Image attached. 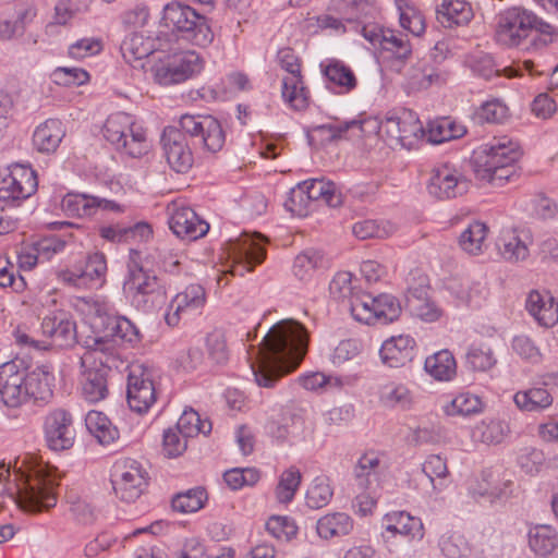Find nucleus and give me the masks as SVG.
I'll use <instances>...</instances> for the list:
<instances>
[{
    "mask_svg": "<svg viewBox=\"0 0 558 558\" xmlns=\"http://www.w3.org/2000/svg\"><path fill=\"white\" fill-rule=\"evenodd\" d=\"M310 342L307 329L295 319L275 324L264 337L251 364L258 386L271 388L303 361Z\"/></svg>",
    "mask_w": 558,
    "mask_h": 558,
    "instance_id": "f03ea898",
    "label": "nucleus"
},
{
    "mask_svg": "<svg viewBox=\"0 0 558 558\" xmlns=\"http://www.w3.org/2000/svg\"><path fill=\"white\" fill-rule=\"evenodd\" d=\"M9 496L24 511L41 512L53 508L58 497L54 490H8Z\"/></svg>",
    "mask_w": 558,
    "mask_h": 558,
    "instance_id": "473e14b6",
    "label": "nucleus"
},
{
    "mask_svg": "<svg viewBox=\"0 0 558 558\" xmlns=\"http://www.w3.org/2000/svg\"><path fill=\"white\" fill-rule=\"evenodd\" d=\"M526 310L541 326L553 327L558 323V303L547 291H531Z\"/></svg>",
    "mask_w": 558,
    "mask_h": 558,
    "instance_id": "bb28decb",
    "label": "nucleus"
},
{
    "mask_svg": "<svg viewBox=\"0 0 558 558\" xmlns=\"http://www.w3.org/2000/svg\"><path fill=\"white\" fill-rule=\"evenodd\" d=\"M126 401L130 409L138 414L147 413L157 401V391L151 372L142 364L130 366Z\"/></svg>",
    "mask_w": 558,
    "mask_h": 558,
    "instance_id": "9b49d317",
    "label": "nucleus"
},
{
    "mask_svg": "<svg viewBox=\"0 0 558 558\" xmlns=\"http://www.w3.org/2000/svg\"><path fill=\"white\" fill-rule=\"evenodd\" d=\"M90 336L82 340L86 349L81 357L85 368L83 395L89 402L104 400L108 393V374L123 364L119 347H135L142 340L138 328L126 317L112 313L108 304L93 302L87 316Z\"/></svg>",
    "mask_w": 558,
    "mask_h": 558,
    "instance_id": "f257e3e1",
    "label": "nucleus"
},
{
    "mask_svg": "<svg viewBox=\"0 0 558 558\" xmlns=\"http://www.w3.org/2000/svg\"><path fill=\"white\" fill-rule=\"evenodd\" d=\"M65 475L60 473L57 468L37 463L31 466L26 472L21 470L14 471V481L22 482L25 486L23 488H53L61 485V478ZM16 488H22L20 483H16Z\"/></svg>",
    "mask_w": 558,
    "mask_h": 558,
    "instance_id": "5701e85b",
    "label": "nucleus"
},
{
    "mask_svg": "<svg viewBox=\"0 0 558 558\" xmlns=\"http://www.w3.org/2000/svg\"><path fill=\"white\" fill-rule=\"evenodd\" d=\"M515 405L523 411L539 412L553 403L551 395L544 388H530L513 396Z\"/></svg>",
    "mask_w": 558,
    "mask_h": 558,
    "instance_id": "c03bdc74",
    "label": "nucleus"
},
{
    "mask_svg": "<svg viewBox=\"0 0 558 558\" xmlns=\"http://www.w3.org/2000/svg\"><path fill=\"white\" fill-rule=\"evenodd\" d=\"M280 66L288 75L282 78L281 95L292 109L303 110L308 106V92L301 75V63L291 48H282L277 54Z\"/></svg>",
    "mask_w": 558,
    "mask_h": 558,
    "instance_id": "9d476101",
    "label": "nucleus"
},
{
    "mask_svg": "<svg viewBox=\"0 0 558 558\" xmlns=\"http://www.w3.org/2000/svg\"><path fill=\"white\" fill-rule=\"evenodd\" d=\"M405 292V308L411 315L427 322H436L441 316V310L429 298L428 278L418 271L411 272Z\"/></svg>",
    "mask_w": 558,
    "mask_h": 558,
    "instance_id": "4468645a",
    "label": "nucleus"
},
{
    "mask_svg": "<svg viewBox=\"0 0 558 558\" xmlns=\"http://www.w3.org/2000/svg\"><path fill=\"white\" fill-rule=\"evenodd\" d=\"M327 80L336 86L350 92L356 86V77L353 71L340 61L330 62L324 70Z\"/></svg>",
    "mask_w": 558,
    "mask_h": 558,
    "instance_id": "5fc2aeb1",
    "label": "nucleus"
},
{
    "mask_svg": "<svg viewBox=\"0 0 558 558\" xmlns=\"http://www.w3.org/2000/svg\"><path fill=\"white\" fill-rule=\"evenodd\" d=\"M521 155L517 143L506 138L494 140L482 146L481 150L475 154L473 159L475 175L481 169L490 171L505 165L517 163Z\"/></svg>",
    "mask_w": 558,
    "mask_h": 558,
    "instance_id": "f3484780",
    "label": "nucleus"
},
{
    "mask_svg": "<svg viewBox=\"0 0 558 558\" xmlns=\"http://www.w3.org/2000/svg\"><path fill=\"white\" fill-rule=\"evenodd\" d=\"M151 233V227L144 221L136 222L133 226H123L120 223H116L109 226H101L99 228V235L111 243L147 241Z\"/></svg>",
    "mask_w": 558,
    "mask_h": 558,
    "instance_id": "c85d7f7f",
    "label": "nucleus"
},
{
    "mask_svg": "<svg viewBox=\"0 0 558 558\" xmlns=\"http://www.w3.org/2000/svg\"><path fill=\"white\" fill-rule=\"evenodd\" d=\"M378 398L383 407L402 411L410 410L414 402L413 393L408 386L396 381L381 386Z\"/></svg>",
    "mask_w": 558,
    "mask_h": 558,
    "instance_id": "4c0bfd02",
    "label": "nucleus"
},
{
    "mask_svg": "<svg viewBox=\"0 0 558 558\" xmlns=\"http://www.w3.org/2000/svg\"><path fill=\"white\" fill-rule=\"evenodd\" d=\"M380 48L400 62H404L412 54V46L409 38L392 29H387L386 36H381Z\"/></svg>",
    "mask_w": 558,
    "mask_h": 558,
    "instance_id": "3c124183",
    "label": "nucleus"
},
{
    "mask_svg": "<svg viewBox=\"0 0 558 558\" xmlns=\"http://www.w3.org/2000/svg\"><path fill=\"white\" fill-rule=\"evenodd\" d=\"M161 23L179 39L194 46L204 48L214 40V32L208 19L180 1H171L163 7Z\"/></svg>",
    "mask_w": 558,
    "mask_h": 558,
    "instance_id": "39448f33",
    "label": "nucleus"
},
{
    "mask_svg": "<svg viewBox=\"0 0 558 558\" xmlns=\"http://www.w3.org/2000/svg\"><path fill=\"white\" fill-rule=\"evenodd\" d=\"M352 232L360 240L384 239L391 233V227L388 223H379L377 220L365 219L355 222Z\"/></svg>",
    "mask_w": 558,
    "mask_h": 558,
    "instance_id": "680f3d73",
    "label": "nucleus"
},
{
    "mask_svg": "<svg viewBox=\"0 0 558 558\" xmlns=\"http://www.w3.org/2000/svg\"><path fill=\"white\" fill-rule=\"evenodd\" d=\"M481 439L487 445H497L504 441L510 432L509 425L501 420H492L483 423L481 427Z\"/></svg>",
    "mask_w": 558,
    "mask_h": 558,
    "instance_id": "338daca9",
    "label": "nucleus"
},
{
    "mask_svg": "<svg viewBox=\"0 0 558 558\" xmlns=\"http://www.w3.org/2000/svg\"><path fill=\"white\" fill-rule=\"evenodd\" d=\"M27 368L22 360H13L0 366V401L9 409H17L28 401Z\"/></svg>",
    "mask_w": 558,
    "mask_h": 558,
    "instance_id": "f8f14e48",
    "label": "nucleus"
},
{
    "mask_svg": "<svg viewBox=\"0 0 558 558\" xmlns=\"http://www.w3.org/2000/svg\"><path fill=\"white\" fill-rule=\"evenodd\" d=\"M472 70L475 74L484 77L485 80H490L494 76L500 75H505L507 77H515L519 75L518 70L513 68L505 66L504 69H499L493 57L489 54L477 57L472 63Z\"/></svg>",
    "mask_w": 558,
    "mask_h": 558,
    "instance_id": "6e6d98bb",
    "label": "nucleus"
},
{
    "mask_svg": "<svg viewBox=\"0 0 558 558\" xmlns=\"http://www.w3.org/2000/svg\"><path fill=\"white\" fill-rule=\"evenodd\" d=\"M120 51L126 63L133 68H145L144 59H148V63L153 61V54L159 52L155 48L154 40L145 37L140 33H132L128 35L120 46Z\"/></svg>",
    "mask_w": 558,
    "mask_h": 558,
    "instance_id": "a878e982",
    "label": "nucleus"
},
{
    "mask_svg": "<svg viewBox=\"0 0 558 558\" xmlns=\"http://www.w3.org/2000/svg\"><path fill=\"white\" fill-rule=\"evenodd\" d=\"M38 187L35 170L28 166L13 165L0 171V206H19Z\"/></svg>",
    "mask_w": 558,
    "mask_h": 558,
    "instance_id": "1a4fd4ad",
    "label": "nucleus"
},
{
    "mask_svg": "<svg viewBox=\"0 0 558 558\" xmlns=\"http://www.w3.org/2000/svg\"><path fill=\"white\" fill-rule=\"evenodd\" d=\"M88 289L99 288L105 282L107 259L104 253L95 252L86 258L84 267H78Z\"/></svg>",
    "mask_w": 558,
    "mask_h": 558,
    "instance_id": "a18cd8bd",
    "label": "nucleus"
},
{
    "mask_svg": "<svg viewBox=\"0 0 558 558\" xmlns=\"http://www.w3.org/2000/svg\"><path fill=\"white\" fill-rule=\"evenodd\" d=\"M123 290L140 310L149 312L163 303L166 291L159 278L136 264L129 266Z\"/></svg>",
    "mask_w": 558,
    "mask_h": 558,
    "instance_id": "6e6552de",
    "label": "nucleus"
},
{
    "mask_svg": "<svg viewBox=\"0 0 558 558\" xmlns=\"http://www.w3.org/2000/svg\"><path fill=\"white\" fill-rule=\"evenodd\" d=\"M62 210L68 216L92 217L98 209L119 210L117 203L85 194H66L61 202Z\"/></svg>",
    "mask_w": 558,
    "mask_h": 558,
    "instance_id": "b1692460",
    "label": "nucleus"
},
{
    "mask_svg": "<svg viewBox=\"0 0 558 558\" xmlns=\"http://www.w3.org/2000/svg\"><path fill=\"white\" fill-rule=\"evenodd\" d=\"M226 135L220 122L211 116L183 114L179 126L165 128L161 144L171 169L186 173L193 166V147L216 154L225 145Z\"/></svg>",
    "mask_w": 558,
    "mask_h": 558,
    "instance_id": "7ed1b4c3",
    "label": "nucleus"
},
{
    "mask_svg": "<svg viewBox=\"0 0 558 558\" xmlns=\"http://www.w3.org/2000/svg\"><path fill=\"white\" fill-rule=\"evenodd\" d=\"M259 471L255 468H234L223 473V481L229 488L254 486L259 481Z\"/></svg>",
    "mask_w": 558,
    "mask_h": 558,
    "instance_id": "052dcab7",
    "label": "nucleus"
},
{
    "mask_svg": "<svg viewBox=\"0 0 558 558\" xmlns=\"http://www.w3.org/2000/svg\"><path fill=\"white\" fill-rule=\"evenodd\" d=\"M387 532L400 534L411 539L421 541L424 537V526L420 518L412 517L405 511H392L384 517Z\"/></svg>",
    "mask_w": 558,
    "mask_h": 558,
    "instance_id": "2f4dec72",
    "label": "nucleus"
},
{
    "mask_svg": "<svg viewBox=\"0 0 558 558\" xmlns=\"http://www.w3.org/2000/svg\"><path fill=\"white\" fill-rule=\"evenodd\" d=\"M557 29L533 12L509 8L497 15L495 40L505 47H518L531 37L526 49H539L554 41Z\"/></svg>",
    "mask_w": 558,
    "mask_h": 558,
    "instance_id": "20e7f679",
    "label": "nucleus"
},
{
    "mask_svg": "<svg viewBox=\"0 0 558 558\" xmlns=\"http://www.w3.org/2000/svg\"><path fill=\"white\" fill-rule=\"evenodd\" d=\"M442 44H436L429 58H423L417 61L408 73V83L411 88L416 90L427 89L433 85H441L447 81V72L440 68V62L445 56H438L436 52H442Z\"/></svg>",
    "mask_w": 558,
    "mask_h": 558,
    "instance_id": "a211bd4d",
    "label": "nucleus"
},
{
    "mask_svg": "<svg viewBox=\"0 0 558 558\" xmlns=\"http://www.w3.org/2000/svg\"><path fill=\"white\" fill-rule=\"evenodd\" d=\"M424 368L434 379L448 381L457 373V363L453 354L445 349L426 357Z\"/></svg>",
    "mask_w": 558,
    "mask_h": 558,
    "instance_id": "58836bf2",
    "label": "nucleus"
},
{
    "mask_svg": "<svg viewBox=\"0 0 558 558\" xmlns=\"http://www.w3.org/2000/svg\"><path fill=\"white\" fill-rule=\"evenodd\" d=\"M353 527V519L344 512L327 513L316 522V533L324 541L347 536Z\"/></svg>",
    "mask_w": 558,
    "mask_h": 558,
    "instance_id": "f704fd0d",
    "label": "nucleus"
},
{
    "mask_svg": "<svg viewBox=\"0 0 558 558\" xmlns=\"http://www.w3.org/2000/svg\"><path fill=\"white\" fill-rule=\"evenodd\" d=\"M150 71L155 81L160 85L180 84L202 69L201 59L194 51L159 52L153 54Z\"/></svg>",
    "mask_w": 558,
    "mask_h": 558,
    "instance_id": "423d86ee",
    "label": "nucleus"
},
{
    "mask_svg": "<svg viewBox=\"0 0 558 558\" xmlns=\"http://www.w3.org/2000/svg\"><path fill=\"white\" fill-rule=\"evenodd\" d=\"M352 317L366 325L377 324L375 298L366 293H356L348 304Z\"/></svg>",
    "mask_w": 558,
    "mask_h": 558,
    "instance_id": "603ef678",
    "label": "nucleus"
},
{
    "mask_svg": "<svg viewBox=\"0 0 558 558\" xmlns=\"http://www.w3.org/2000/svg\"><path fill=\"white\" fill-rule=\"evenodd\" d=\"M415 345V340L411 336H393L381 344V362L391 368L402 367L413 360Z\"/></svg>",
    "mask_w": 558,
    "mask_h": 558,
    "instance_id": "4be33fe9",
    "label": "nucleus"
},
{
    "mask_svg": "<svg viewBox=\"0 0 558 558\" xmlns=\"http://www.w3.org/2000/svg\"><path fill=\"white\" fill-rule=\"evenodd\" d=\"M169 227L178 238L187 241H195L209 230L208 222L201 219L190 207L175 209L169 219Z\"/></svg>",
    "mask_w": 558,
    "mask_h": 558,
    "instance_id": "aec40b11",
    "label": "nucleus"
},
{
    "mask_svg": "<svg viewBox=\"0 0 558 558\" xmlns=\"http://www.w3.org/2000/svg\"><path fill=\"white\" fill-rule=\"evenodd\" d=\"M44 435L48 448L53 451L72 448L75 440L72 414L64 409L50 411L44 421Z\"/></svg>",
    "mask_w": 558,
    "mask_h": 558,
    "instance_id": "2eb2a0df",
    "label": "nucleus"
},
{
    "mask_svg": "<svg viewBox=\"0 0 558 558\" xmlns=\"http://www.w3.org/2000/svg\"><path fill=\"white\" fill-rule=\"evenodd\" d=\"M113 485H124L129 488H141L149 485V475L135 460L114 465L111 474Z\"/></svg>",
    "mask_w": 558,
    "mask_h": 558,
    "instance_id": "e433bc0d",
    "label": "nucleus"
},
{
    "mask_svg": "<svg viewBox=\"0 0 558 558\" xmlns=\"http://www.w3.org/2000/svg\"><path fill=\"white\" fill-rule=\"evenodd\" d=\"M25 387H27L28 400L48 402L53 395L54 376L47 366H37L32 372H27Z\"/></svg>",
    "mask_w": 558,
    "mask_h": 558,
    "instance_id": "72a5a7b5",
    "label": "nucleus"
},
{
    "mask_svg": "<svg viewBox=\"0 0 558 558\" xmlns=\"http://www.w3.org/2000/svg\"><path fill=\"white\" fill-rule=\"evenodd\" d=\"M43 333L51 339L56 347L68 349L76 343L83 347L82 340L88 335L77 331L76 323L71 315L63 311H58L46 315L41 322Z\"/></svg>",
    "mask_w": 558,
    "mask_h": 558,
    "instance_id": "dca6fc26",
    "label": "nucleus"
},
{
    "mask_svg": "<svg viewBox=\"0 0 558 558\" xmlns=\"http://www.w3.org/2000/svg\"><path fill=\"white\" fill-rule=\"evenodd\" d=\"M472 17L473 10L465 0H442L436 9V20L445 28L468 25Z\"/></svg>",
    "mask_w": 558,
    "mask_h": 558,
    "instance_id": "cd10ccee",
    "label": "nucleus"
},
{
    "mask_svg": "<svg viewBox=\"0 0 558 558\" xmlns=\"http://www.w3.org/2000/svg\"><path fill=\"white\" fill-rule=\"evenodd\" d=\"M205 290L199 284H190L182 292L178 293L169 304L165 314L166 323L174 327L179 324L181 315L195 311L205 304Z\"/></svg>",
    "mask_w": 558,
    "mask_h": 558,
    "instance_id": "412c9836",
    "label": "nucleus"
},
{
    "mask_svg": "<svg viewBox=\"0 0 558 558\" xmlns=\"http://www.w3.org/2000/svg\"><path fill=\"white\" fill-rule=\"evenodd\" d=\"M377 323L389 324L396 320L401 314V305L397 298L391 294H379L375 298Z\"/></svg>",
    "mask_w": 558,
    "mask_h": 558,
    "instance_id": "bf43d9fd",
    "label": "nucleus"
},
{
    "mask_svg": "<svg viewBox=\"0 0 558 558\" xmlns=\"http://www.w3.org/2000/svg\"><path fill=\"white\" fill-rule=\"evenodd\" d=\"M395 4L401 27L414 36H421L426 28L422 12L409 0H395Z\"/></svg>",
    "mask_w": 558,
    "mask_h": 558,
    "instance_id": "79ce46f5",
    "label": "nucleus"
},
{
    "mask_svg": "<svg viewBox=\"0 0 558 558\" xmlns=\"http://www.w3.org/2000/svg\"><path fill=\"white\" fill-rule=\"evenodd\" d=\"M177 429L183 437H194L198 434L208 435L211 432V422L202 420L193 409L185 410L178 420Z\"/></svg>",
    "mask_w": 558,
    "mask_h": 558,
    "instance_id": "864d4df0",
    "label": "nucleus"
},
{
    "mask_svg": "<svg viewBox=\"0 0 558 558\" xmlns=\"http://www.w3.org/2000/svg\"><path fill=\"white\" fill-rule=\"evenodd\" d=\"M470 186L471 181L448 163L433 168L426 185L428 194L439 201L461 197L469 192Z\"/></svg>",
    "mask_w": 558,
    "mask_h": 558,
    "instance_id": "ddd939ff",
    "label": "nucleus"
},
{
    "mask_svg": "<svg viewBox=\"0 0 558 558\" xmlns=\"http://www.w3.org/2000/svg\"><path fill=\"white\" fill-rule=\"evenodd\" d=\"M64 136L63 123L59 119H47L36 128L33 144L39 153L50 154L57 150Z\"/></svg>",
    "mask_w": 558,
    "mask_h": 558,
    "instance_id": "7c9ffc66",
    "label": "nucleus"
},
{
    "mask_svg": "<svg viewBox=\"0 0 558 558\" xmlns=\"http://www.w3.org/2000/svg\"><path fill=\"white\" fill-rule=\"evenodd\" d=\"M487 233L488 228L485 223L473 221L460 234L459 244L466 253L477 255L483 251Z\"/></svg>",
    "mask_w": 558,
    "mask_h": 558,
    "instance_id": "de8ad7c7",
    "label": "nucleus"
},
{
    "mask_svg": "<svg viewBox=\"0 0 558 558\" xmlns=\"http://www.w3.org/2000/svg\"><path fill=\"white\" fill-rule=\"evenodd\" d=\"M465 133V126L456 122L450 117L437 118L427 124V138L434 144L460 138Z\"/></svg>",
    "mask_w": 558,
    "mask_h": 558,
    "instance_id": "ea45409f",
    "label": "nucleus"
},
{
    "mask_svg": "<svg viewBox=\"0 0 558 558\" xmlns=\"http://www.w3.org/2000/svg\"><path fill=\"white\" fill-rule=\"evenodd\" d=\"M529 546L538 556H548L558 546L556 531L549 525H536L529 531Z\"/></svg>",
    "mask_w": 558,
    "mask_h": 558,
    "instance_id": "37998d69",
    "label": "nucleus"
},
{
    "mask_svg": "<svg viewBox=\"0 0 558 558\" xmlns=\"http://www.w3.org/2000/svg\"><path fill=\"white\" fill-rule=\"evenodd\" d=\"M500 242L501 243L499 244V250L502 256L508 260H522L529 254L527 246L518 235L513 233L509 234L508 236H504Z\"/></svg>",
    "mask_w": 558,
    "mask_h": 558,
    "instance_id": "69168bd1",
    "label": "nucleus"
},
{
    "mask_svg": "<svg viewBox=\"0 0 558 558\" xmlns=\"http://www.w3.org/2000/svg\"><path fill=\"white\" fill-rule=\"evenodd\" d=\"M324 255L319 251L308 248L296 255L292 270L296 278L305 280L310 278L316 269L324 267Z\"/></svg>",
    "mask_w": 558,
    "mask_h": 558,
    "instance_id": "8fccbe9b",
    "label": "nucleus"
},
{
    "mask_svg": "<svg viewBox=\"0 0 558 558\" xmlns=\"http://www.w3.org/2000/svg\"><path fill=\"white\" fill-rule=\"evenodd\" d=\"M377 128L402 146L410 144V140L423 131L418 119L412 111L405 109L400 112H389Z\"/></svg>",
    "mask_w": 558,
    "mask_h": 558,
    "instance_id": "6ab92c4d",
    "label": "nucleus"
},
{
    "mask_svg": "<svg viewBox=\"0 0 558 558\" xmlns=\"http://www.w3.org/2000/svg\"><path fill=\"white\" fill-rule=\"evenodd\" d=\"M85 425L101 445H109L119 437L118 428L101 412L89 411L85 417Z\"/></svg>",
    "mask_w": 558,
    "mask_h": 558,
    "instance_id": "a19ab883",
    "label": "nucleus"
},
{
    "mask_svg": "<svg viewBox=\"0 0 558 558\" xmlns=\"http://www.w3.org/2000/svg\"><path fill=\"white\" fill-rule=\"evenodd\" d=\"M518 175L515 163H509L490 171H487V169L477 170L476 178L494 186H502L507 182L513 181Z\"/></svg>",
    "mask_w": 558,
    "mask_h": 558,
    "instance_id": "e2e57ef3",
    "label": "nucleus"
},
{
    "mask_svg": "<svg viewBox=\"0 0 558 558\" xmlns=\"http://www.w3.org/2000/svg\"><path fill=\"white\" fill-rule=\"evenodd\" d=\"M262 238L263 235L259 233H255L254 236L244 233L234 245L236 258L247 271H252L256 265L262 264L266 258V248L260 243Z\"/></svg>",
    "mask_w": 558,
    "mask_h": 558,
    "instance_id": "c9c22d12",
    "label": "nucleus"
},
{
    "mask_svg": "<svg viewBox=\"0 0 558 558\" xmlns=\"http://www.w3.org/2000/svg\"><path fill=\"white\" fill-rule=\"evenodd\" d=\"M307 194L306 201L323 202L329 207H339L342 204V195L336 184L324 179H311L295 186L294 196Z\"/></svg>",
    "mask_w": 558,
    "mask_h": 558,
    "instance_id": "393cba45",
    "label": "nucleus"
},
{
    "mask_svg": "<svg viewBox=\"0 0 558 558\" xmlns=\"http://www.w3.org/2000/svg\"><path fill=\"white\" fill-rule=\"evenodd\" d=\"M105 138L131 157L142 156L146 149V132L125 112L110 114L102 128Z\"/></svg>",
    "mask_w": 558,
    "mask_h": 558,
    "instance_id": "0eeeda50",
    "label": "nucleus"
},
{
    "mask_svg": "<svg viewBox=\"0 0 558 558\" xmlns=\"http://www.w3.org/2000/svg\"><path fill=\"white\" fill-rule=\"evenodd\" d=\"M265 529L272 537L287 542L295 538L299 530L293 519L281 515L270 517L265 524Z\"/></svg>",
    "mask_w": 558,
    "mask_h": 558,
    "instance_id": "13d9d810",
    "label": "nucleus"
},
{
    "mask_svg": "<svg viewBox=\"0 0 558 558\" xmlns=\"http://www.w3.org/2000/svg\"><path fill=\"white\" fill-rule=\"evenodd\" d=\"M53 81L59 85H83L89 81V74L81 68H58L53 71Z\"/></svg>",
    "mask_w": 558,
    "mask_h": 558,
    "instance_id": "774afa93",
    "label": "nucleus"
},
{
    "mask_svg": "<svg viewBox=\"0 0 558 558\" xmlns=\"http://www.w3.org/2000/svg\"><path fill=\"white\" fill-rule=\"evenodd\" d=\"M483 409L482 400L470 392H462L458 395L452 401L449 414H458L469 416L480 413Z\"/></svg>",
    "mask_w": 558,
    "mask_h": 558,
    "instance_id": "0e129e2a",
    "label": "nucleus"
},
{
    "mask_svg": "<svg viewBox=\"0 0 558 558\" xmlns=\"http://www.w3.org/2000/svg\"><path fill=\"white\" fill-rule=\"evenodd\" d=\"M207 500V490H181L171 498V508L175 512L193 513L201 510Z\"/></svg>",
    "mask_w": 558,
    "mask_h": 558,
    "instance_id": "09e8293b",
    "label": "nucleus"
},
{
    "mask_svg": "<svg viewBox=\"0 0 558 558\" xmlns=\"http://www.w3.org/2000/svg\"><path fill=\"white\" fill-rule=\"evenodd\" d=\"M465 364L474 372H487L497 364V357L488 344H472L465 353Z\"/></svg>",
    "mask_w": 558,
    "mask_h": 558,
    "instance_id": "49530a36",
    "label": "nucleus"
},
{
    "mask_svg": "<svg viewBox=\"0 0 558 558\" xmlns=\"http://www.w3.org/2000/svg\"><path fill=\"white\" fill-rule=\"evenodd\" d=\"M384 453L375 450L364 452L357 460L353 473L359 486L379 485L378 475L386 469Z\"/></svg>",
    "mask_w": 558,
    "mask_h": 558,
    "instance_id": "c756f323",
    "label": "nucleus"
},
{
    "mask_svg": "<svg viewBox=\"0 0 558 558\" xmlns=\"http://www.w3.org/2000/svg\"><path fill=\"white\" fill-rule=\"evenodd\" d=\"M208 357L217 365H223L229 360V349L225 331L215 329L206 337Z\"/></svg>",
    "mask_w": 558,
    "mask_h": 558,
    "instance_id": "4d7b16f0",
    "label": "nucleus"
}]
</instances>
